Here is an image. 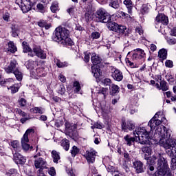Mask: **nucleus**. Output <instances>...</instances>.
I'll use <instances>...</instances> for the list:
<instances>
[{"instance_id":"obj_58","label":"nucleus","mask_w":176,"mask_h":176,"mask_svg":"<svg viewBox=\"0 0 176 176\" xmlns=\"http://www.w3.org/2000/svg\"><path fill=\"white\" fill-rule=\"evenodd\" d=\"M167 80L170 85H173L174 82H175V79L174 78V77H173V76H168V77L167 78Z\"/></svg>"},{"instance_id":"obj_37","label":"nucleus","mask_w":176,"mask_h":176,"mask_svg":"<svg viewBox=\"0 0 176 176\" xmlns=\"http://www.w3.org/2000/svg\"><path fill=\"white\" fill-rule=\"evenodd\" d=\"M63 148L65 150V151H69V140H67V139H63L62 140V144H61Z\"/></svg>"},{"instance_id":"obj_9","label":"nucleus","mask_w":176,"mask_h":176,"mask_svg":"<svg viewBox=\"0 0 176 176\" xmlns=\"http://www.w3.org/2000/svg\"><path fill=\"white\" fill-rule=\"evenodd\" d=\"M121 128L123 131L127 133V131H133L135 129V123L131 120H128L126 121H122L121 124Z\"/></svg>"},{"instance_id":"obj_29","label":"nucleus","mask_w":176,"mask_h":176,"mask_svg":"<svg viewBox=\"0 0 176 176\" xmlns=\"http://www.w3.org/2000/svg\"><path fill=\"white\" fill-rule=\"evenodd\" d=\"M119 93V86L112 84L110 85V94L111 96H115Z\"/></svg>"},{"instance_id":"obj_7","label":"nucleus","mask_w":176,"mask_h":176,"mask_svg":"<svg viewBox=\"0 0 176 176\" xmlns=\"http://www.w3.org/2000/svg\"><path fill=\"white\" fill-rule=\"evenodd\" d=\"M47 72L45 70V67H38L30 70V76L34 79H39V78H43Z\"/></svg>"},{"instance_id":"obj_27","label":"nucleus","mask_w":176,"mask_h":176,"mask_svg":"<svg viewBox=\"0 0 176 176\" xmlns=\"http://www.w3.org/2000/svg\"><path fill=\"white\" fill-rule=\"evenodd\" d=\"M91 60L94 65H98L101 63V58L97 55L96 53H93L91 57Z\"/></svg>"},{"instance_id":"obj_45","label":"nucleus","mask_w":176,"mask_h":176,"mask_svg":"<svg viewBox=\"0 0 176 176\" xmlns=\"http://www.w3.org/2000/svg\"><path fill=\"white\" fill-rule=\"evenodd\" d=\"M58 9V3L54 2L51 6V11L53 13H56V11Z\"/></svg>"},{"instance_id":"obj_46","label":"nucleus","mask_w":176,"mask_h":176,"mask_svg":"<svg viewBox=\"0 0 176 176\" xmlns=\"http://www.w3.org/2000/svg\"><path fill=\"white\" fill-rule=\"evenodd\" d=\"M71 153L72 156L75 157L78 153H79V148L76 146H74L71 150Z\"/></svg>"},{"instance_id":"obj_36","label":"nucleus","mask_w":176,"mask_h":176,"mask_svg":"<svg viewBox=\"0 0 176 176\" xmlns=\"http://www.w3.org/2000/svg\"><path fill=\"white\" fill-rule=\"evenodd\" d=\"M160 89L162 91H167L168 90V85H167V82L165 80H161L160 82Z\"/></svg>"},{"instance_id":"obj_64","label":"nucleus","mask_w":176,"mask_h":176,"mask_svg":"<svg viewBox=\"0 0 176 176\" xmlns=\"http://www.w3.org/2000/svg\"><path fill=\"white\" fill-rule=\"evenodd\" d=\"M65 127H66V131H67V133L68 134L69 133L71 132L70 130H72V126H71V125L69 124L66 123L65 124Z\"/></svg>"},{"instance_id":"obj_43","label":"nucleus","mask_w":176,"mask_h":176,"mask_svg":"<svg viewBox=\"0 0 176 176\" xmlns=\"http://www.w3.org/2000/svg\"><path fill=\"white\" fill-rule=\"evenodd\" d=\"M10 82H13V78H8L6 80H3L1 77H0V85H9Z\"/></svg>"},{"instance_id":"obj_33","label":"nucleus","mask_w":176,"mask_h":176,"mask_svg":"<svg viewBox=\"0 0 176 176\" xmlns=\"http://www.w3.org/2000/svg\"><path fill=\"white\" fill-rule=\"evenodd\" d=\"M14 75L15 76L16 79L19 80V82H21V80H23V73L19 72V69H15L14 72Z\"/></svg>"},{"instance_id":"obj_35","label":"nucleus","mask_w":176,"mask_h":176,"mask_svg":"<svg viewBox=\"0 0 176 176\" xmlns=\"http://www.w3.org/2000/svg\"><path fill=\"white\" fill-rule=\"evenodd\" d=\"M63 45H67L68 46H72L74 45V41L69 37H66L63 41H60Z\"/></svg>"},{"instance_id":"obj_21","label":"nucleus","mask_w":176,"mask_h":176,"mask_svg":"<svg viewBox=\"0 0 176 176\" xmlns=\"http://www.w3.org/2000/svg\"><path fill=\"white\" fill-rule=\"evenodd\" d=\"M38 67V61L29 60L26 63V68L30 69V72Z\"/></svg>"},{"instance_id":"obj_40","label":"nucleus","mask_w":176,"mask_h":176,"mask_svg":"<svg viewBox=\"0 0 176 176\" xmlns=\"http://www.w3.org/2000/svg\"><path fill=\"white\" fill-rule=\"evenodd\" d=\"M55 63L58 68H64V67H67V65H68L67 62H61L58 59L55 60Z\"/></svg>"},{"instance_id":"obj_15","label":"nucleus","mask_w":176,"mask_h":176,"mask_svg":"<svg viewBox=\"0 0 176 176\" xmlns=\"http://www.w3.org/2000/svg\"><path fill=\"white\" fill-rule=\"evenodd\" d=\"M133 166L138 174L144 173L145 171V166H144V163H142L141 161L133 162Z\"/></svg>"},{"instance_id":"obj_49","label":"nucleus","mask_w":176,"mask_h":176,"mask_svg":"<svg viewBox=\"0 0 176 176\" xmlns=\"http://www.w3.org/2000/svg\"><path fill=\"white\" fill-rule=\"evenodd\" d=\"M92 54H91L89 52H85V57H84V61L85 63H89L90 61V57H91Z\"/></svg>"},{"instance_id":"obj_10","label":"nucleus","mask_w":176,"mask_h":176,"mask_svg":"<svg viewBox=\"0 0 176 176\" xmlns=\"http://www.w3.org/2000/svg\"><path fill=\"white\" fill-rule=\"evenodd\" d=\"M34 6L32 0H21V9L23 13H28L31 10V8Z\"/></svg>"},{"instance_id":"obj_25","label":"nucleus","mask_w":176,"mask_h":176,"mask_svg":"<svg viewBox=\"0 0 176 176\" xmlns=\"http://www.w3.org/2000/svg\"><path fill=\"white\" fill-rule=\"evenodd\" d=\"M158 57H159V58L162 60V61H164V60H166L167 59V50H166L164 48L160 50L158 52Z\"/></svg>"},{"instance_id":"obj_19","label":"nucleus","mask_w":176,"mask_h":176,"mask_svg":"<svg viewBox=\"0 0 176 176\" xmlns=\"http://www.w3.org/2000/svg\"><path fill=\"white\" fill-rule=\"evenodd\" d=\"M116 32H117V34H119V35H124V36H126V35H129V30H127V28L122 25H118Z\"/></svg>"},{"instance_id":"obj_62","label":"nucleus","mask_w":176,"mask_h":176,"mask_svg":"<svg viewBox=\"0 0 176 176\" xmlns=\"http://www.w3.org/2000/svg\"><path fill=\"white\" fill-rule=\"evenodd\" d=\"M58 93L63 96V94H65V88L64 87H60Z\"/></svg>"},{"instance_id":"obj_20","label":"nucleus","mask_w":176,"mask_h":176,"mask_svg":"<svg viewBox=\"0 0 176 176\" xmlns=\"http://www.w3.org/2000/svg\"><path fill=\"white\" fill-rule=\"evenodd\" d=\"M32 133H34V129H28L21 138V144L28 143L30 142L28 137H30Z\"/></svg>"},{"instance_id":"obj_17","label":"nucleus","mask_w":176,"mask_h":176,"mask_svg":"<svg viewBox=\"0 0 176 176\" xmlns=\"http://www.w3.org/2000/svg\"><path fill=\"white\" fill-rule=\"evenodd\" d=\"M16 65L17 61L15 60H11L9 65L6 68V72H7V74H12V72H13L14 74V71L17 69V68H16Z\"/></svg>"},{"instance_id":"obj_44","label":"nucleus","mask_w":176,"mask_h":176,"mask_svg":"<svg viewBox=\"0 0 176 176\" xmlns=\"http://www.w3.org/2000/svg\"><path fill=\"white\" fill-rule=\"evenodd\" d=\"M67 134L69 137L72 138V140H76V138H78V132H76V131H72Z\"/></svg>"},{"instance_id":"obj_6","label":"nucleus","mask_w":176,"mask_h":176,"mask_svg":"<svg viewBox=\"0 0 176 176\" xmlns=\"http://www.w3.org/2000/svg\"><path fill=\"white\" fill-rule=\"evenodd\" d=\"M46 166H47V162L46 160L42 157H39L34 160V167L35 168H38L37 170L38 175L43 173V170L46 168Z\"/></svg>"},{"instance_id":"obj_60","label":"nucleus","mask_w":176,"mask_h":176,"mask_svg":"<svg viewBox=\"0 0 176 176\" xmlns=\"http://www.w3.org/2000/svg\"><path fill=\"white\" fill-rule=\"evenodd\" d=\"M93 127L94 129H99L100 130H101V129H102V125L98 122H96V123H94V126H91L92 129H93Z\"/></svg>"},{"instance_id":"obj_18","label":"nucleus","mask_w":176,"mask_h":176,"mask_svg":"<svg viewBox=\"0 0 176 176\" xmlns=\"http://www.w3.org/2000/svg\"><path fill=\"white\" fill-rule=\"evenodd\" d=\"M111 76L114 80H116L117 82H120L123 80V73H122V72H120L119 69H116L113 72H112Z\"/></svg>"},{"instance_id":"obj_48","label":"nucleus","mask_w":176,"mask_h":176,"mask_svg":"<svg viewBox=\"0 0 176 176\" xmlns=\"http://www.w3.org/2000/svg\"><path fill=\"white\" fill-rule=\"evenodd\" d=\"M100 36H101V34H100V32H92L91 34V38L92 39H98V38H100Z\"/></svg>"},{"instance_id":"obj_57","label":"nucleus","mask_w":176,"mask_h":176,"mask_svg":"<svg viewBox=\"0 0 176 176\" xmlns=\"http://www.w3.org/2000/svg\"><path fill=\"white\" fill-rule=\"evenodd\" d=\"M48 173L50 174V175L51 176H54L56 175V169H54V167H51L50 168V170H48Z\"/></svg>"},{"instance_id":"obj_32","label":"nucleus","mask_w":176,"mask_h":176,"mask_svg":"<svg viewBox=\"0 0 176 176\" xmlns=\"http://www.w3.org/2000/svg\"><path fill=\"white\" fill-rule=\"evenodd\" d=\"M52 157L53 159L54 163H58V160H60V154L56 151H52Z\"/></svg>"},{"instance_id":"obj_23","label":"nucleus","mask_w":176,"mask_h":176,"mask_svg":"<svg viewBox=\"0 0 176 176\" xmlns=\"http://www.w3.org/2000/svg\"><path fill=\"white\" fill-rule=\"evenodd\" d=\"M142 151L144 153H147L144 155V159L146 160H149V156H151V155H152V148H151V147L149 146H144L142 148Z\"/></svg>"},{"instance_id":"obj_51","label":"nucleus","mask_w":176,"mask_h":176,"mask_svg":"<svg viewBox=\"0 0 176 176\" xmlns=\"http://www.w3.org/2000/svg\"><path fill=\"white\" fill-rule=\"evenodd\" d=\"M8 90H11V93L12 94H14V93H17L19 91V87H14V86H10V87H8Z\"/></svg>"},{"instance_id":"obj_63","label":"nucleus","mask_w":176,"mask_h":176,"mask_svg":"<svg viewBox=\"0 0 176 176\" xmlns=\"http://www.w3.org/2000/svg\"><path fill=\"white\" fill-rule=\"evenodd\" d=\"M124 159H126V160H128L129 162L131 160V155H130V154H129L128 153H124Z\"/></svg>"},{"instance_id":"obj_39","label":"nucleus","mask_w":176,"mask_h":176,"mask_svg":"<svg viewBox=\"0 0 176 176\" xmlns=\"http://www.w3.org/2000/svg\"><path fill=\"white\" fill-rule=\"evenodd\" d=\"M109 6H111L113 9H119V1L118 0H111Z\"/></svg>"},{"instance_id":"obj_47","label":"nucleus","mask_w":176,"mask_h":176,"mask_svg":"<svg viewBox=\"0 0 176 176\" xmlns=\"http://www.w3.org/2000/svg\"><path fill=\"white\" fill-rule=\"evenodd\" d=\"M165 66L166 68H173L174 67V63L171 60H166L165 62Z\"/></svg>"},{"instance_id":"obj_3","label":"nucleus","mask_w":176,"mask_h":176,"mask_svg":"<svg viewBox=\"0 0 176 176\" xmlns=\"http://www.w3.org/2000/svg\"><path fill=\"white\" fill-rule=\"evenodd\" d=\"M69 35V30L65 28H56L52 36V39L54 42H62L63 39Z\"/></svg>"},{"instance_id":"obj_41","label":"nucleus","mask_w":176,"mask_h":176,"mask_svg":"<svg viewBox=\"0 0 176 176\" xmlns=\"http://www.w3.org/2000/svg\"><path fill=\"white\" fill-rule=\"evenodd\" d=\"M21 145L25 152H28L30 149H32V146H30L28 143H21Z\"/></svg>"},{"instance_id":"obj_55","label":"nucleus","mask_w":176,"mask_h":176,"mask_svg":"<svg viewBox=\"0 0 176 176\" xmlns=\"http://www.w3.org/2000/svg\"><path fill=\"white\" fill-rule=\"evenodd\" d=\"M16 113H19V115H21V116H23V118H25V116H27V113H25V112L23 111L20 109H16Z\"/></svg>"},{"instance_id":"obj_5","label":"nucleus","mask_w":176,"mask_h":176,"mask_svg":"<svg viewBox=\"0 0 176 176\" xmlns=\"http://www.w3.org/2000/svg\"><path fill=\"white\" fill-rule=\"evenodd\" d=\"M96 21L99 23H109L112 19V16L109 14L105 10L99 9L96 14Z\"/></svg>"},{"instance_id":"obj_12","label":"nucleus","mask_w":176,"mask_h":176,"mask_svg":"<svg viewBox=\"0 0 176 176\" xmlns=\"http://www.w3.org/2000/svg\"><path fill=\"white\" fill-rule=\"evenodd\" d=\"M155 23L157 24H163V25H167L168 24V16L164 14H158L155 18Z\"/></svg>"},{"instance_id":"obj_59","label":"nucleus","mask_w":176,"mask_h":176,"mask_svg":"<svg viewBox=\"0 0 176 176\" xmlns=\"http://www.w3.org/2000/svg\"><path fill=\"white\" fill-rule=\"evenodd\" d=\"M167 42H168V45H175L176 38H169L167 40Z\"/></svg>"},{"instance_id":"obj_53","label":"nucleus","mask_w":176,"mask_h":176,"mask_svg":"<svg viewBox=\"0 0 176 176\" xmlns=\"http://www.w3.org/2000/svg\"><path fill=\"white\" fill-rule=\"evenodd\" d=\"M85 20H86L87 23H89V21H90L93 19V18L91 17V14H89V12L85 13Z\"/></svg>"},{"instance_id":"obj_31","label":"nucleus","mask_w":176,"mask_h":176,"mask_svg":"<svg viewBox=\"0 0 176 176\" xmlns=\"http://www.w3.org/2000/svg\"><path fill=\"white\" fill-rule=\"evenodd\" d=\"M8 52H10V53H16L17 52V47L12 41L8 43Z\"/></svg>"},{"instance_id":"obj_1","label":"nucleus","mask_w":176,"mask_h":176,"mask_svg":"<svg viewBox=\"0 0 176 176\" xmlns=\"http://www.w3.org/2000/svg\"><path fill=\"white\" fill-rule=\"evenodd\" d=\"M156 132L160 135L159 144L163 146L166 151V153L172 157L170 168L171 170L176 169V140L170 139L171 131L167 129L166 126L162 125L160 128L157 129Z\"/></svg>"},{"instance_id":"obj_2","label":"nucleus","mask_w":176,"mask_h":176,"mask_svg":"<svg viewBox=\"0 0 176 176\" xmlns=\"http://www.w3.org/2000/svg\"><path fill=\"white\" fill-rule=\"evenodd\" d=\"M133 134L136 138V141L142 145H145L149 143L151 136H149V132L146 131V129L140 127L133 131Z\"/></svg>"},{"instance_id":"obj_54","label":"nucleus","mask_w":176,"mask_h":176,"mask_svg":"<svg viewBox=\"0 0 176 176\" xmlns=\"http://www.w3.org/2000/svg\"><path fill=\"white\" fill-rule=\"evenodd\" d=\"M19 105H21V107H25V105H27V100L24 98H21L19 100Z\"/></svg>"},{"instance_id":"obj_22","label":"nucleus","mask_w":176,"mask_h":176,"mask_svg":"<svg viewBox=\"0 0 176 176\" xmlns=\"http://www.w3.org/2000/svg\"><path fill=\"white\" fill-rule=\"evenodd\" d=\"M107 27L110 31H114V32H116L118 27H119V24L112 21V19H111L110 21L107 22Z\"/></svg>"},{"instance_id":"obj_26","label":"nucleus","mask_w":176,"mask_h":176,"mask_svg":"<svg viewBox=\"0 0 176 176\" xmlns=\"http://www.w3.org/2000/svg\"><path fill=\"white\" fill-rule=\"evenodd\" d=\"M125 5L126 9L128 10V13H131L133 8H134V4L131 0H124L123 2Z\"/></svg>"},{"instance_id":"obj_14","label":"nucleus","mask_w":176,"mask_h":176,"mask_svg":"<svg viewBox=\"0 0 176 176\" xmlns=\"http://www.w3.org/2000/svg\"><path fill=\"white\" fill-rule=\"evenodd\" d=\"M33 54L34 56L41 58V60H45L46 58V53L45 51L42 50L41 47L36 46L33 48Z\"/></svg>"},{"instance_id":"obj_50","label":"nucleus","mask_w":176,"mask_h":176,"mask_svg":"<svg viewBox=\"0 0 176 176\" xmlns=\"http://www.w3.org/2000/svg\"><path fill=\"white\" fill-rule=\"evenodd\" d=\"M126 63L127 64V65L129 67H130L131 68H137V65L134 64V63H132L131 61H130V60L129 58L126 59Z\"/></svg>"},{"instance_id":"obj_8","label":"nucleus","mask_w":176,"mask_h":176,"mask_svg":"<svg viewBox=\"0 0 176 176\" xmlns=\"http://www.w3.org/2000/svg\"><path fill=\"white\" fill-rule=\"evenodd\" d=\"M97 157V152L94 148H90L86 151L85 157L88 164H93L96 162V157Z\"/></svg>"},{"instance_id":"obj_34","label":"nucleus","mask_w":176,"mask_h":176,"mask_svg":"<svg viewBox=\"0 0 176 176\" xmlns=\"http://www.w3.org/2000/svg\"><path fill=\"white\" fill-rule=\"evenodd\" d=\"M30 112H34V113H39L40 115H42L45 112V109L42 107H34L30 109Z\"/></svg>"},{"instance_id":"obj_52","label":"nucleus","mask_w":176,"mask_h":176,"mask_svg":"<svg viewBox=\"0 0 176 176\" xmlns=\"http://www.w3.org/2000/svg\"><path fill=\"white\" fill-rule=\"evenodd\" d=\"M12 31H20V27L16 23H12L11 25Z\"/></svg>"},{"instance_id":"obj_16","label":"nucleus","mask_w":176,"mask_h":176,"mask_svg":"<svg viewBox=\"0 0 176 176\" xmlns=\"http://www.w3.org/2000/svg\"><path fill=\"white\" fill-rule=\"evenodd\" d=\"M22 46L23 49V53H28V56L30 57H34L35 54H34V50L31 49V47H30V45H28V43L23 41L22 43Z\"/></svg>"},{"instance_id":"obj_13","label":"nucleus","mask_w":176,"mask_h":176,"mask_svg":"<svg viewBox=\"0 0 176 176\" xmlns=\"http://www.w3.org/2000/svg\"><path fill=\"white\" fill-rule=\"evenodd\" d=\"M12 153L14 155V160L16 164H24L25 162H27V160L25 159V157L21 155L20 153H19V151H16L14 153V151H12Z\"/></svg>"},{"instance_id":"obj_56","label":"nucleus","mask_w":176,"mask_h":176,"mask_svg":"<svg viewBox=\"0 0 176 176\" xmlns=\"http://www.w3.org/2000/svg\"><path fill=\"white\" fill-rule=\"evenodd\" d=\"M135 33L139 34V35H142L144 34V30H142V27H138L135 28Z\"/></svg>"},{"instance_id":"obj_30","label":"nucleus","mask_w":176,"mask_h":176,"mask_svg":"<svg viewBox=\"0 0 176 176\" xmlns=\"http://www.w3.org/2000/svg\"><path fill=\"white\" fill-rule=\"evenodd\" d=\"M124 140L126 141V145H128L129 146H131V144H133V142L135 141V139L134 138L131 137L129 135H126V136H124Z\"/></svg>"},{"instance_id":"obj_61","label":"nucleus","mask_w":176,"mask_h":176,"mask_svg":"<svg viewBox=\"0 0 176 176\" xmlns=\"http://www.w3.org/2000/svg\"><path fill=\"white\" fill-rule=\"evenodd\" d=\"M10 17V14L8 12H6L3 15V20H5V21H9Z\"/></svg>"},{"instance_id":"obj_24","label":"nucleus","mask_w":176,"mask_h":176,"mask_svg":"<svg viewBox=\"0 0 176 176\" xmlns=\"http://www.w3.org/2000/svg\"><path fill=\"white\" fill-rule=\"evenodd\" d=\"M159 113H157L154 117L148 122V125L151 128V130H155L156 129V121L155 119H157V117L159 116Z\"/></svg>"},{"instance_id":"obj_42","label":"nucleus","mask_w":176,"mask_h":176,"mask_svg":"<svg viewBox=\"0 0 176 176\" xmlns=\"http://www.w3.org/2000/svg\"><path fill=\"white\" fill-rule=\"evenodd\" d=\"M74 87H75L74 92L79 93L80 91V84L78 81L74 82Z\"/></svg>"},{"instance_id":"obj_28","label":"nucleus","mask_w":176,"mask_h":176,"mask_svg":"<svg viewBox=\"0 0 176 176\" xmlns=\"http://www.w3.org/2000/svg\"><path fill=\"white\" fill-rule=\"evenodd\" d=\"M11 146L13 148L12 152H20V144L18 141L14 140L10 142Z\"/></svg>"},{"instance_id":"obj_38","label":"nucleus","mask_w":176,"mask_h":176,"mask_svg":"<svg viewBox=\"0 0 176 176\" xmlns=\"http://www.w3.org/2000/svg\"><path fill=\"white\" fill-rule=\"evenodd\" d=\"M91 71L94 78H98L100 76V69L96 65L91 67Z\"/></svg>"},{"instance_id":"obj_4","label":"nucleus","mask_w":176,"mask_h":176,"mask_svg":"<svg viewBox=\"0 0 176 176\" xmlns=\"http://www.w3.org/2000/svg\"><path fill=\"white\" fill-rule=\"evenodd\" d=\"M168 171V164L164 157H161L157 161V172L153 176H164Z\"/></svg>"},{"instance_id":"obj_11","label":"nucleus","mask_w":176,"mask_h":176,"mask_svg":"<svg viewBox=\"0 0 176 176\" xmlns=\"http://www.w3.org/2000/svg\"><path fill=\"white\" fill-rule=\"evenodd\" d=\"M134 53L131 56V58L133 61H140L145 57V52L142 49H136L134 50Z\"/></svg>"}]
</instances>
